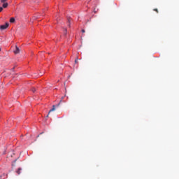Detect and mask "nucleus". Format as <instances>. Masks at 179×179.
Instances as JSON below:
<instances>
[{
	"mask_svg": "<svg viewBox=\"0 0 179 179\" xmlns=\"http://www.w3.org/2000/svg\"><path fill=\"white\" fill-rule=\"evenodd\" d=\"M8 27H9V22H6L5 24L1 25L0 29L1 30H6V29H8Z\"/></svg>",
	"mask_w": 179,
	"mask_h": 179,
	"instance_id": "obj_1",
	"label": "nucleus"
},
{
	"mask_svg": "<svg viewBox=\"0 0 179 179\" xmlns=\"http://www.w3.org/2000/svg\"><path fill=\"white\" fill-rule=\"evenodd\" d=\"M52 111H55V105L52 106V108L50 110V111L46 117H48V116L50 115V113H52Z\"/></svg>",
	"mask_w": 179,
	"mask_h": 179,
	"instance_id": "obj_2",
	"label": "nucleus"
},
{
	"mask_svg": "<svg viewBox=\"0 0 179 179\" xmlns=\"http://www.w3.org/2000/svg\"><path fill=\"white\" fill-rule=\"evenodd\" d=\"M20 52V49L17 46H15V50H14V54H19Z\"/></svg>",
	"mask_w": 179,
	"mask_h": 179,
	"instance_id": "obj_3",
	"label": "nucleus"
},
{
	"mask_svg": "<svg viewBox=\"0 0 179 179\" xmlns=\"http://www.w3.org/2000/svg\"><path fill=\"white\" fill-rule=\"evenodd\" d=\"M64 97H65V96H62V99H61V100H60V102H59L57 105H56V107H58L59 106L61 105V103L62 102V100H64Z\"/></svg>",
	"mask_w": 179,
	"mask_h": 179,
	"instance_id": "obj_4",
	"label": "nucleus"
},
{
	"mask_svg": "<svg viewBox=\"0 0 179 179\" xmlns=\"http://www.w3.org/2000/svg\"><path fill=\"white\" fill-rule=\"evenodd\" d=\"M20 171H22V168H18V169L16 171L17 174L20 175Z\"/></svg>",
	"mask_w": 179,
	"mask_h": 179,
	"instance_id": "obj_5",
	"label": "nucleus"
},
{
	"mask_svg": "<svg viewBox=\"0 0 179 179\" xmlns=\"http://www.w3.org/2000/svg\"><path fill=\"white\" fill-rule=\"evenodd\" d=\"M10 23H15V17H11L10 19Z\"/></svg>",
	"mask_w": 179,
	"mask_h": 179,
	"instance_id": "obj_6",
	"label": "nucleus"
},
{
	"mask_svg": "<svg viewBox=\"0 0 179 179\" xmlns=\"http://www.w3.org/2000/svg\"><path fill=\"white\" fill-rule=\"evenodd\" d=\"M8 3H3V8H8Z\"/></svg>",
	"mask_w": 179,
	"mask_h": 179,
	"instance_id": "obj_7",
	"label": "nucleus"
},
{
	"mask_svg": "<svg viewBox=\"0 0 179 179\" xmlns=\"http://www.w3.org/2000/svg\"><path fill=\"white\" fill-rule=\"evenodd\" d=\"M6 1H8V0H0V2L1 3H5L6 2Z\"/></svg>",
	"mask_w": 179,
	"mask_h": 179,
	"instance_id": "obj_8",
	"label": "nucleus"
},
{
	"mask_svg": "<svg viewBox=\"0 0 179 179\" xmlns=\"http://www.w3.org/2000/svg\"><path fill=\"white\" fill-rule=\"evenodd\" d=\"M31 91L33 93H36V89L34 87H32Z\"/></svg>",
	"mask_w": 179,
	"mask_h": 179,
	"instance_id": "obj_9",
	"label": "nucleus"
},
{
	"mask_svg": "<svg viewBox=\"0 0 179 179\" xmlns=\"http://www.w3.org/2000/svg\"><path fill=\"white\" fill-rule=\"evenodd\" d=\"M2 177H6V174L3 173L2 176H0V178H2Z\"/></svg>",
	"mask_w": 179,
	"mask_h": 179,
	"instance_id": "obj_10",
	"label": "nucleus"
},
{
	"mask_svg": "<svg viewBox=\"0 0 179 179\" xmlns=\"http://www.w3.org/2000/svg\"><path fill=\"white\" fill-rule=\"evenodd\" d=\"M154 11L157 12V13H159V10H157V8L154 9Z\"/></svg>",
	"mask_w": 179,
	"mask_h": 179,
	"instance_id": "obj_11",
	"label": "nucleus"
},
{
	"mask_svg": "<svg viewBox=\"0 0 179 179\" xmlns=\"http://www.w3.org/2000/svg\"><path fill=\"white\" fill-rule=\"evenodd\" d=\"M2 10H3V8L0 7V12H2Z\"/></svg>",
	"mask_w": 179,
	"mask_h": 179,
	"instance_id": "obj_12",
	"label": "nucleus"
},
{
	"mask_svg": "<svg viewBox=\"0 0 179 179\" xmlns=\"http://www.w3.org/2000/svg\"><path fill=\"white\" fill-rule=\"evenodd\" d=\"M75 64H78V59H75Z\"/></svg>",
	"mask_w": 179,
	"mask_h": 179,
	"instance_id": "obj_13",
	"label": "nucleus"
},
{
	"mask_svg": "<svg viewBox=\"0 0 179 179\" xmlns=\"http://www.w3.org/2000/svg\"><path fill=\"white\" fill-rule=\"evenodd\" d=\"M68 22H69V26H70L69 23H71V20H68Z\"/></svg>",
	"mask_w": 179,
	"mask_h": 179,
	"instance_id": "obj_14",
	"label": "nucleus"
},
{
	"mask_svg": "<svg viewBox=\"0 0 179 179\" xmlns=\"http://www.w3.org/2000/svg\"><path fill=\"white\" fill-rule=\"evenodd\" d=\"M82 33H85V29H82Z\"/></svg>",
	"mask_w": 179,
	"mask_h": 179,
	"instance_id": "obj_15",
	"label": "nucleus"
},
{
	"mask_svg": "<svg viewBox=\"0 0 179 179\" xmlns=\"http://www.w3.org/2000/svg\"><path fill=\"white\" fill-rule=\"evenodd\" d=\"M39 76H43V73L39 74Z\"/></svg>",
	"mask_w": 179,
	"mask_h": 179,
	"instance_id": "obj_16",
	"label": "nucleus"
},
{
	"mask_svg": "<svg viewBox=\"0 0 179 179\" xmlns=\"http://www.w3.org/2000/svg\"><path fill=\"white\" fill-rule=\"evenodd\" d=\"M65 34H66V29L65 30Z\"/></svg>",
	"mask_w": 179,
	"mask_h": 179,
	"instance_id": "obj_17",
	"label": "nucleus"
},
{
	"mask_svg": "<svg viewBox=\"0 0 179 179\" xmlns=\"http://www.w3.org/2000/svg\"><path fill=\"white\" fill-rule=\"evenodd\" d=\"M42 134H44L43 132L41 133V135H42Z\"/></svg>",
	"mask_w": 179,
	"mask_h": 179,
	"instance_id": "obj_18",
	"label": "nucleus"
},
{
	"mask_svg": "<svg viewBox=\"0 0 179 179\" xmlns=\"http://www.w3.org/2000/svg\"><path fill=\"white\" fill-rule=\"evenodd\" d=\"M0 51H1V48H0Z\"/></svg>",
	"mask_w": 179,
	"mask_h": 179,
	"instance_id": "obj_19",
	"label": "nucleus"
}]
</instances>
